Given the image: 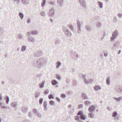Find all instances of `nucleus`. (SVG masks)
Listing matches in <instances>:
<instances>
[{
	"label": "nucleus",
	"instance_id": "1",
	"mask_svg": "<svg viewBox=\"0 0 122 122\" xmlns=\"http://www.w3.org/2000/svg\"><path fill=\"white\" fill-rule=\"evenodd\" d=\"M46 59L43 58H39L37 61L38 66L39 68L44 66L46 64Z\"/></svg>",
	"mask_w": 122,
	"mask_h": 122
},
{
	"label": "nucleus",
	"instance_id": "2",
	"mask_svg": "<svg viewBox=\"0 0 122 122\" xmlns=\"http://www.w3.org/2000/svg\"><path fill=\"white\" fill-rule=\"evenodd\" d=\"M62 29L65 34L67 36L70 37L72 35L71 32L68 30L67 28L63 27Z\"/></svg>",
	"mask_w": 122,
	"mask_h": 122
},
{
	"label": "nucleus",
	"instance_id": "3",
	"mask_svg": "<svg viewBox=\"0 0 122 122\" xmlns=\"http://www.w3.org/2000/svg\"><path fill=\"white\" fill-rule=\"evenodd\" d=\"M55 9L53 7H52L48 13V15L49 17H52L55 15Z\"/></svg>",
	"mask_w": 122,
	"mask_h": 122
},
{
	"label": "nucleus",
	"instance_id": "4",
	"mask_svg": "<svg viewBox=\"0 0 122 122\" xmlns=\"http://www.w3.org/2000/svg\"><path fill=\"white\" fill-rule=\"evenodd\" d=\"M43 54V52L40 50L34 52L33 55L35 57L40 56Z\"/></svg>",
	"mask_w": 122,
	"mask_h": 122
},
{
	"label": "nucleus",
	"instance_id": "5",
	"mask_svg": "<svg viewBox=\"0 0 122 122\" xmlns=\"http://www.w3.org/2000/svg\"><path fill=\"white\" fill-rule=\"evenodd\" d=\"M118 32L117 31V29L115 30L112 34V36L111 38V40H113L115 39L118 35Z\"/></svg>",
	"mask_w": 122,
	"mask_h": 122
},
{
	"label": "nucleus",
	"instance_id": "6",
	"mask_svg": "<svg viewBox=\"0 0 122 122\" xmlns=\"http://www.w3.org/2000/svg\"><path fill=\"white\" fill-rule=\"evenodd\" d=\"M79 2L81 6L84 8L86 7V2L84 0H79Z\"/></svg>",
	"mask_w": 122,
	"mask_h": 122
},
{
	"label": "nucleus",
	"instance_id": "7",
	"mask_svg": "<svg viewBox=\"0 0 122 122\" xmlns=\"http://www.w3.org/2000/svg\"><path fill=\"white\" fill-rule=\"evenodd\" d=\"M95 107L93 105H92L89 107L88 110L89 112H93L95 110Z\"/></svg>",
	"mask_w": 122,
	"mask_h": 122
},
{
	"label": "nucleus",
	"instance_id": "8",
	"mask_svg": "<svg viewBox=\"0 0 122 122\" xmlns=\"http://www.w3.org/2000/svg\"><path fill=\"white\" fill-rule=\"evenodd\" d=\"M21 1L23 4L25 5H27L29 2V0H21Z\"/></svg>",
	"mask_w": 122,
	"mask_h": 122
},
{
	"label": "nucleus",
	"instance_id": "9",
	"mask_svg": "<svg viewBox=\"0 0 122 122\" xmlns=\"http://www.w3.org/2000/svg\"><path fill=\"white\" fill-rule=\"evenodd\" d=\"M63 2V0H58L57 2V3L60 6H62V4Z\"/></svg>",
	"mask_w": 122,
	"mask_h": 122
},
{
	"label": "nucleus",
	"instance_id": "10",
	"mask_svg": "<svg viewBox=\"0 0 122 122\" xmlns=\"http://www.w3.org/2000/svg\"><path fill=\"white\" fill-rule=\"evenodd\" d=\"M43 106L44 107V111H47V103L46 101H44V102Z\"/></svg>",
	"mask_w": 122,
	"mask_h": 122
},
{
	"label": "nucleus",
	"instance_id": "11",
	"mask_svg": "<svg viewBox=\"0 0 122 122\" xmlns=\"http://www.w3.org/2000/svg\"><path fill=\"white\" fill-rule=\"evenodd\" d=\"M28 107L27 106H23V108L22 109V111L24 113H25L28 110Z\"/></svg>",
	"mask_w": 122,
	"mask_h": 122
},
{
	"label": "nucleus",
	"instance_id": "12",
	"mask_svg": "<svg viewBox=\"0 0 122 122\" xmlns=\"http://www.w3.org/2000/svg\"><path fill=\"white\" fill-rule=\"evenodd\" d=\"M28 41L30 42H35V39L32 37H29L28 38Z\"/></svg>",
	"mask_w": 122,
	"mask_h": 122
},
{
	"label": "nucleus",
	"instance_id": "13",
	"mask_svg": "<svg viewBox=\"0 0 122 122\" xmlns=\"http://www.w3.org/2000/svg\"><path fill=\"white\" fill-rule=\"evenodd\" d=\"M97 3H98V5H99L100 8H102L103 6V3L99 1H97Z\"/></svg>",
	"mask_w": 122,
	"mask_h": 122
},
{
	"label": "nucleus",
	"instance_id": "14",
	"mask_svg": "<svg viewBox=\"0 0 122 122\" xmlns=\"http://www.w3.org/2000/svg\"><path fill=\"white\" fill-rule=\"evenodd\" d=\"M88 116L91 118H93L94 117V114L92 112L89 113L88 114Z\"/></svg>",
	"mask_w": 122,
	"mask_h": 122
},
{
	"label": "nucleus",
	"instance_id": "15",
	"mask_svg": "<svg viewBox=\"0 0 122 122\" xmlns=\"http://www.w3.org/2000/svg\"><path fill=\"white\" fill-rule=\"evenodd\" d=\"M94 89L95 90L97 91L100 89H101V88L100 86H98L96 85L95 86Z\"/></svg>",
	"mask_w": 122,
	"mask_h": 122
},
{
	"label": "nucleus",
	"instance_id": "16",
	"mask_svg": "<svg viewBox=\"0 0 122 122\" xmlns=\"http://www.w3.org/2000/svg\"><path fill=\"white\" fill-rule=\"evenodd\" d=\"M113 99L119 102L122 99V97H120L118 98L114 97Z\"/></svg>",
	"mask_w": 122,
	"mask_h": 122
},
{
	"label": "nucleus",
	"instance_id": "17",
	"mask_svg": "<svg viewBox=\"0 0 122 122\" xmlns=\"http://www.w3.org/2000/svg\"><path fill=\"white\" fill-rule=\"evenodd\" d=\"M31 34L33 35H37L38 33V31H37L35 30L31 31Z\"/></svg>",
	"mask_w": 122,
	"mask_h": 122
},
{
	"label": "nucleus",
	"instance_id": "18",
	"mask_svg": "<svg viewBox=\"0 0 122 122\" xmlns=\"http://www.w3.org/2000/svg\"><path fill=\"white\" fill-rule=\"evenodd\" d=\"M82 95V98L83 99H88L86 95V94L83 93Z\"/></svg>",
	"mask_w": 122,
	"mask_h": 122
},
{
	"label": "nucleus",
	"instance_id": "19",
	"mask_svg": "<svg viewBox=\"0 0 122 122\" xmlns=\"http://www.w3.org/2000/svg\"><path fill=\"white\" fill-rule=\"evenodd\" d=\"M110 77H108L107 78L106 80V83L108 85H109L110 84Z\"/></svg>",
	"mask_w": 122,
	"mask_h": 122
},
{
	"label": "nucleus",
	"instance_id": "20",
	"mask_svg": "<svg viewBox=\"0 0 122 122\" xmlns=\"http://www.w3.org/2000/svg\"><path fill=\"white\" fill-rule=\"evenodd\" d=\"M45 82V81H43L42 83H40L39 84V85L40 87L41 88H42L44 86V84Z\"/></svg>",
	"mask_w": 122,
	"mask_h": 122
},
{
	"label": "nucleus",
	"instance_id": "21",
	"mask_svg": "<svg viewBox=\"0 0 122 122\" xmlns=\"http://www.w3.org/2000/svg\"><path fill=\"white\" fill-rule=\"evenodd\" d=\"M19 15L21 19H22L23 18L24 15L21 12H20L19 13Z\"/></svg>",
	"mask_w": 122,
	"mask_h": 122
},
{
	"label": "nucleus",
	"instance_id": "22",
	"mask_svg": "<svg viewBox=\"0 0 122 122\" xmlns=\"http://www.w3.org/2000/svg\"><path fill=\"white\" fill-rule=\"evenodd\" d=\"M86 29L88 31H90L92 29L91 28V27L88 26V25H86Z\"/></svg>",
	"mask_w": 122,
	"mask_h": 122
},
{
	"label": "nucleus",
	"instance_id": "23",
	"mask_svg": "<svg viewBox=\"0 0 122 122\" xmlns=\"http://www.w3.org/2000/svg\"><path fill=\"white\" fill-rule=\"evenodd\" d=\"M57 82L55 80H53L52 81V84L53 85H55L57 84Z\"/></svg>",
	"mask_w": 122,
	"mask_h": 122
},
{
	"label": "nucleus",
	"instance_id": "24",
	"mask_svg": "<svg viewBox=\"0 0 122 122\" xmlns=\"http://www.w3.org/2000/svg\"><path fill=\"white\" fill-rule=\"evenodd\" d=\"M23 37V36L21 34H19L18 35V38L20 40L22 39Z\"/></svg>",
	"mask_w": 122,
	"mask_h": 122
},
{
	"label": "nucleus",
	"instance_id": "25",
	"mask_svg": "<svg viewBox=\"0 0 122 122\" xmlns=\"http://www.w3.org/2000/svg\"><path fill=\"white\" fill-rule=\"evenodd\" d=\"M56 67L58 68L59 66L61 65V63L59 61H58L56 63Z\"/></svg>",
	"mask_w": 122,
	"mask_h": 122
},
{
	"label": "nucleus",
	"instance_id": "26",
	"mask_svg": "<svg viewBox=\"0 0 122 122\" xmlns=\"http://www.w3.org/2000/svg\"><path fill=\"white\" fill-rule=\"evenodd\" d=\"M118 42H115L113 44V47L115 48L117 47L118 46Z\"/></svg>",
	"mask_w": 122,
	"mask_h": 122
},
{
	"label": "nucleus",
	"instance_id": "27",
	"mask_svg": "<svg viewBox=\"0 0 122 122\" xmlns=\"http://www.w3.org/2000/svg\"><path fill=\"white\" fill-rule=\"evenodd\" d=\"M77 28H80L81 24L80 21L79 20L77 21Z\"/></svg>",
	"mask_w": 122,
	"mask_h": 122
},
{
	"label": "nucleus",
	"instance_id": "28",
	"mask_svg": "<svg viewBox=\"0 0 122 122\" xmlns=\"http://www.w3.org/2000/svg\"><path fill=\"white\" fill-rule=\"evenodd\" d=\"M102 25V24L100 22H98L97 23V26L98 28H100Z\"/></svg>",
	"mask_w": 122,
	"mask_h": 122
},
{
	"label": "nucleus",
	"instance_id": "29",
	"mask_svg": "<svg viewBox=\"0 0 122 122\" xmlns=\"http://www.w3.org/2000/svg\"><path fill=\"white\" fill-rule=\"evenodd\" d=\"M84 104L87 105H90L91 102L88 101H86L84 102Z\"/></svg>",
	"mask_w": 122,
	"mask_h": 122
},
{
	"label": "nucleus",
	"instance_id": "30",
	"mask_svg": "<svg viewBox=\"0 0 122 122\" xmlns=\"http://www.w3.org/2000/svg\"><path fill=\"white\" fill-rule=\"evenodd\" d=\"M84 81L86 84L87 85L89 83V80H88L86 78H84Z\"/></svg>",
	"mask_w": 122,
	"mask_h": 122
},
{
	"label": "nucleus",
	"instance_id": "31",
	"mask_svg": "<svg viewBox=\"0 0 122 122\" xmlns=\"http://www.w3.org/2000/svg\"><path fill=\"white\" fill-rule=\"evenodd\" d=\"M68 27L72 31H74V27L72 25H69L68 26Z\"/></svg>",
	"mask_w": 122,
	"mask_h": 122
},
{
	"label": "nucleus",
	"instance_id": "32",
	"mask_svg": "<svg viewBox=\"0 0 122 122\" xmlns=\"http://www.w3.org/2000/svg\"><path fill=\"white\" fill-rule=\"evenodd\" d=\"M50 104L52 106H54L55 105V102L53 101H51L49 102Z\"/></svg>",
	"mask_w": 122,
	"mask_h": 122
},
{
	"label": "nucleus",
	"instance_id": "33",
	"mask_svg": "<svg viewBox=\"0 0 122 122\" xmlns=\"http://www.w3.org/2000/svg\"><path fill=\"white\" fill-rule=\"evenodd\" d=\"M46 0H43L42 3L41 4V6L43 7L44 6V5L45 4Z\"/></svg>",
	"mask_w": 122,
	"mask_h": 122
},
{
	"label": "nucleus",
	"instance_id": "34",
	"mask_svg": "<svg viewBox=\"0 0 122 122\" xmlns=\"http://www.w3.org/2000/svg\"><path fill=\"white\" fill-rule=\"evenodd\" d=\"M117 113L116 112H114L112 114V116L114 117H115L117 115Z\"/></svg>",
	"mask_w": 122,
	"mask_h": 122
},
{
	"label": "nucleus",
	"instance_id": "35",
	"mask_svg": "<svg viewBox=\"0 0 122 122\" xmlns=\"http://www.w3.org/2000/svg\"><path fill=\"white\" fill-rule=\"evenodd\" d=\"M26 49V47L25 46H23L22 47V48L21 49V51H24Z\"/></svg>",
	"mask_w": 122,
	"mask_h": 122
},
{
	"label": "nucleus",
	"instance_id": "36",
	"mask_svg": "<svg viewBox=\"0 0 122 122\" xmlns=\"http://www.w3.org/2000/svg\"><path fill=\"white\" fill-rule=\"evenodd\" d=\"M9 101V97L8 96H7L6 97V104H8Z\"/></svg>",
	"mask_w": 122,
	"mask_h": 122
},
{
	"label": "nucleus",
	"instance_id": "37",
	"mask_svg": "<svg viewBox=\"0 0 122 122\" xmlns=\"http://www.w3.org/2000/svg\"><path fill=\"white\" fill-rule=\"evenodd\" d=\"M81 119L83 120H85L86 119V117L84 115V114L81 115Z\"/></svg>",
	"mask_w": 122,
	"mask_h": 122
},
{
	"label": "nucleus",
	"instance_id": "38",
	"mask_svg": "<svg viewBox=\"0 0 122 122\" xmlns=\"http://www.w3.org/2000/svg\"><path fill=\"white\" fill-rule=\"evenodd\" d=\"M83 114V113L81 111H80L77 114V115H80L81 116V115H82Z\"/></svg>",
	"mask_w": 122,
	"mask_h": 122
},
{
	"label": "nucleus",
	"instance_id": "39",
	"mask_svg": "<svg viewBox=\"0 0 122 122\" xmlns=\"http://www.w3.org/2000/svg\"><path fill=\"white\" fill-rule=\"evenodd\" d=\"M56 77L59 80H60L61 79V77L58 74H56Z\"/></svg>",
	"mask_w": 122,
	"mask_h": 122
},
{
	"label": "nucleus",
	"instance_id": "40",
	"mask_svg": "<svg viewBox=\"0 0 122 122\" xmlns=\"http://www.w3.org/2000/svg\"><path fill=\"white\" fill-rule=\"evenodd\" d=\"M75 119L76 120H78L80 118V117L79 116H76L75 117Z\"/></svg>",
	"mask_w": 122,
	"mask_h": 122
},
{
	"label": "nucleus",
	"instance_id": "41",
	"mask_svg": "<svg viewBox=\"0 0 122 122\" xmlns=\"http://www.w3.org/2000/svg\"><path fill=\"white\" fill-rule=\"evenodd\" d=\"M31 33V32H27L26 34V36L27 37H30V36Z\"/></svg>",
	"mask_w": 122,
	"mask_h": 122
},
{
	"label": "nucleus",
	"instance_id": "42",
	"mask_svg": "<svg viewBox=\"0 0 122 122\" xmlns=\"http://www.w3.org/2000/svg\"><path fill=\"white\" fill-rule=\"evenodd\" d=\"M43 99L42 98H40L39 99V103L40 104H41L42 102Z\"/></svg>",
	"mask_w": 122,
	"mask_h": 122
},
{
	"label": "nucleus",
	"instance_id": "43",
	"mask_svg": "<svg viewBox=\"0 0 122 122\" xmlns=\"http://www.w3.org/2000/svg\"><path fill=\"white\" fill-rule=\"evenodd\" d=\"M40 95L39 93L38 92H36V93L35 97L36 98H37Z\"/></svg>",
	"mask_w": 122,
	"mask_h": 122
},
{
	"label": "nucleus",
	"instance_id": "44",
	"mask_svg": "<svg viewBox=\"0 0 122 122\" xmlns=\"http://www.w3.org/2000/svg\"><path fill=\"white\" fill-rule=\"evenodd\" d=\"M11 105L13 107H15L17 105L15 102H14L12 103Z\"/></svg>",
	"mask_w": 122,
	"mask_h": 122
},
{
	"label": "nucleus",
	"instance_id": "45",
	"mask_svg": "<svg viewBox=\"0 0 122 122\" xmlns=\"http://www.w3.org/2000/svg\"><path fill=\"white\" fill-rule=\"evenodd\" d=\"M48 98L50 99H51V98H54L53 95L52 94H51L48 96Z\"/></svg>",
	"mask_w": 122,
	"mask_h": 122
},
{
	"label": "nucleus",
	"instance_id": "46",
	"mask_svg": "<svg viewBox=\"0 0 122 122\" xmlns=\"http://www.w3.org/2000/svg\"><path fill=\"white\" fill-rule=\"evenodd\" d=\"M28 116L30 117H32V114L31 112H29V114H28Z\"/></svg>",
	"mask_w": 122,
	"mask_h": 122
},
{
	"label": "nucleus",
	"instance_id": "47",
	"mask_svg": "<svg viewBox=\"0 0 122 122\" xmlns=\"http://www.w3.org/2000/svg\"><path fill=\"white\" fill-rule=\"evenodd\" d=\"M41 15L42 16H45V12L43 11H41Z\"/></svg>",
	"mask_w": 122,
	"mask_h": 122
},
{
	"label": "nucleus",
	"instance_id": "48",
	"mask_svg": "<svg viewBox=\"0 0 122 122\" xmlns=\"http://www.w3.org/2000/svg\"><path fill=\"white\" fill-rule=\"evenodd\" d=\"M89 83H92L94 81V80L92 79H89Z\"/></svg>",
	"mask_w": 122,
	"mask_h": 122
},
{
	"label": "nucleus",
	"instance_id": "49",
	"mask_svg": "<svg viewBox=\"0 0 122 122\" xmlns=\"http://www.w3.org/2000/svg\"><path fill=\"white\" fill-rule=\"evenodd\" d=\"M38 117H39L40 118H41L42 117V116L41 114L39 112L37 113V114L36 115Z\"/></svg>",
	"mask_w": 122,
	"mask_h": 122
},
{
	"label": "nucleus",
	"instance_id": "50",
	"mask_svg": "<svg viewBox=\"0 0 122 122\" xmlns=\"http://www.w3.org/2000/svg\"><path fill=\"white\" fill-rule=\"evenodd\" d=\"M67 92L68 93L67 95H71L73 93L72 91H68Z\"/></svg>",
	"mask_w": 122,
	"mask_h": 122
},
{
	"label": "nucleus",
	"instance_id": "51",
	"mask_svg": "<svg viewBox=\"0 0 122 122\" xmlns=\"http://www.w3.org/2000/svg\"><path fill=\"white\" fill-rule=\"evenodd\" d=\"M78 31L77 32L78 33H79L81 32V29L80 28H77Z\"/></svg>",
	"mask_w": 122,
	"mask_h": 122
},
{
	"label": "nucleus",
	"instance_id": "52",
	"mask_svg": "<svg viewBox=\"0 0 122 122\" xmlns=\"http://www.w3.org/2000/svg\"><path fill=\"white\" fill-rule=\"evenodd\" d=\"M117 20V19L116 18V17H114L113 19V21L114 22H116V21Z\"/></svg>",
	"mask_w": 122,
	"mask_h": 122
},
{
	"label": "nucleus",
	"instance_id": "53",
	"mask_svg": "<svg viewBox=\"0 0 122 122\" xmlns=\"http://www.w3.org/2000/svg\"><path fill=\"white\" fill-rule=\"evenodd\" d=\"M83 105L82 104H80L78 106V107L79 108H80L83 107Z\"/></svg>",
	"mask_w": 122,
	"mask_h": 122
},
{
	"label": "nucleus",
	"instance_id": "54",
	"mask_svg": "<svg viewBox=\"0 0 122 122\" xmlns=\"http://www.w3.org/2000/svg\"><path fill=\"white\" fill-rule=\"evenodd\" d=\"M66 82L67 84H69L70 82V80L69 79H67L66 80Z\"/></svg>",
	"mask_w": 122,
	"mask_h": 122
},
{
	"label": "nucleus",
	"instance_id": "55",
	"mask_svg": "<svg viewBox=\"0 0 122 122\" xmlns=\"http://www.w3.org/2000/svg\"><path fill=\"white\" fill-rule=\"evenodd\" d=\"M60 42V41L57 40L55 42V44H56L57 45Z\"/></svg>",
	"mask_w": 122,
	"mask_h": 122
},
{
	"label": "nucleus",
	"instance_id": "56",
	"mask_svg": "<svg viewBox=\"0 0 122 122\" xmlns=\"http://www.w3.org/2000/svg\"><path fill=\"white\" fill-rule=\"evenodd\" d=\"M107 108L109 111H111L112 109V108L111 107H109V106H108L107 107Z\"/></svg>",
	"mask_w": 122,
	"mask_h": 122
},
{
	"label": "nucleus",
	"instance_id": "57",
	"mask_svg": "<svg viewBox=\"0 0 122 122\" xmlns=\"http://www.w3.org/2000/svg\"><path fill=\"white\" fill-rule=\"evenodd\" d=\"M50 4L51 5H54L55 4V3L54 2L50 1Z\"/></svg>",
	"mask_w": 122,
	"mask_h": 122
},
{
	"label": "nucleus",
	"instance_id": "58",
	"mask_svg": "<svg viewBox=\"0 0 122 122\" xmlns=\"http://www.w3.org/2000/svg\"><path fill=\"white\" fill-rule=\"evenodd\" d=\"M66 95L64 94H62L61 95V97L63 98H65L66 97Z\"/></svg>",
	"mask_w": 122,
	"mask_h": 122
},
{
	"label": "nucleus",
	"instance_id": "59",
	"mask_svg": "<svg viewBox=\"0 0 122 122\" xmlns=\"http://www.w3.org/2000/svg\"><path fill=\"white\" fill-rule=\"evenodd\" d=\"M22 122H30V121L27 119L25 120H23Z\"/></svg>",
	"mask_w": 122,
	"mask_h": 122
},
{
	"label": "nucleus",
	"instance_id": "60",
	"mask_svg": "<svg viewBox=\"0 0 122 122\" xmlns=\"http://www.w3.org/2000/svg\"><path fill=\"white\" fill-rule=\"evenodd\" d=\"M49 92V91L48 90H46L45 91V93L46 94H48V93Z\"/></svg>",
	"mask_w": 122,
	"mask_h": 122
},
{
	"label": "nucleus",
	"instance_id": "61",
	"mask_svg": "<svg viewBox=\"0 0 122 122\" xmlns=\"http://www.w3.org/2000/svg\"><path fill=\"white\" fill-rule=\"evenodd\" d=\"M118 16L119 18H120L122 16V14H121L120 13L118 14Z\"/></svg>",
	"mask_w": 122,
	"mask_h": 122
},
{
	"label": "nucleus",
	"instance_id": "62",
	"mask_svg": "<svg viewBox=\"0 0 122 122\" xmlns=\"http://www.w3.org/2000/svg\"><path fill=\"white\" fill-rule=\"evenodd\" d=\"M15 1H16L17 2L18 4H19L20 3V0H14Z\"/></svg>",
	"mask_w": 122,
	"mask_h": 122
},
{
	"label": "nucleus",
	"instance_id": "63",
	"mask_svg": "<svg viewBox=\"0 0 122 122\" xmlns=\"http://www.w3.org/2000/svg\"><path fill=\"white\" fill-rule=\"evenodd\" d=\"M37 110L36 109H33V112L34 113L36 112L37 111Z\"/></svg>",
	"mask_w": 122,
	"mask_h": 122
},
{
	"label": "nucleus",
	"instance_id": "64",
	"mask_svg": "<svg viewBox=\"0 0 122 122\" xmlns=\"http://www.w3.org/2000/svg\"><path fill=\"white\" fill-rule=\"evenodd\" d=\"M56 99L57 101L59 102H60V99L58 97H56Z\"/></svg>",
	"mask_w": 122,
	"mask_h": 122
}]
</instances>
